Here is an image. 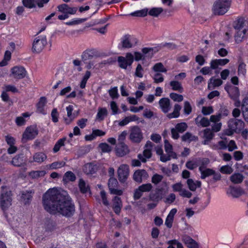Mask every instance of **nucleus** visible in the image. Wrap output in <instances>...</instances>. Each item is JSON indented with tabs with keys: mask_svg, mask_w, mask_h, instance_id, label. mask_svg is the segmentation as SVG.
<instances>
[{
	"mask_svg": "<svg viewBox=\"0 0 248 248\" xmlns=\"http://www.w3.org/2000/svg\"><path fill=\"white\" fill-rule=\"evenodd\" d=\"M66 138H63L58 140L53 149L54 153L58 152L60 150L61 147L64 145V141L66 140Z\"/></svg>",
	"mask_w": 248,
	"mask_h": 248,
	"instance_id": "obj_42",
	"label": "nucleus"
},
{
	"mask_svg": "<svg viewBox=\"0 0 248 248\" xmlns=\"http://www.w3.org/2000/svg\"><path fill=\"white\" fill-rule=\"evenodd\" d=\"M223 83V81L219 78L215 79L213 77L211 78L208 82V88L210 89L212 87L215 88L220 86Z\"/></svg>",
	"mask_w": 248,
	"mask_h": 248,
	"instance_id": "obj_37",
	"label": "nucleus"
},
{
	"mask_svg": "<svg viewBox=\"0 0 248 248\" xmlns=\"http://www.w3.org/2000/svg\"><path fill=\"white\" fill-rule=\"evenodd\" d=\"M108 185L111 194L119 196L123 194V191L117 188L118 186V182L117 180L114 177H110L109 179Z\"/></svg>",
	"mask_w": 248,
	"mask_h": 248,
	"instance_id": "obj_14",
	"label": "nucleus"
},
{
	"mask_svg": "<svg viewBox=\"0 0 248 248\" xmlns=\"http://www.w3.org/2000/svg\"><path fill=\"white\" fill-rule=\"evenodd\" d=\"M108 114V111L106 108H99L97 114V118L100 121L104 119V117Z\"/></svg>",
	"mask_w": 248,
	"mask_h": 248,
	"instance_id": "obj_46",
	"label": "nucleus"
},
{
	"mask_svg": "<svg viewBox=\"0 0 248 248\" xmlns=\"http://www.w3.org/2000/svg\"><path fill=\"white\" fill-rule=\"evenodd\" d=\"M175 199V195L174 193H171L166 198L165 202L166 203L171 204L174 202Z\"/></svg>",
	"mask_w": 248,
	"mask_h": 248,
	"instance_id": "obj_63",
	"label": "nucleus"
},
{
	"mask_svg": "<svg viewBox=\"0 0 248 248\" xmlns=\"http://www.w3.org/2000/svg\"><path fill=\"white\" fill-rule=\"evenodd\" d=\"M158 103L162 111L165 113L168 112L171 108L170 100L168 98L160 99Z\"/></svg>",
	"mask_w": 248,
	"mask_h": 248,
	"instance_id": "obj_19",
	"label": "nucleus"
},
{
	"mask_svg": "<svg viewBox=\"0 0 248 248\" xmlns=\"http://www.w3.org/2000/svg\"><path fill=\"white\" fill-rule=\"evenodd\" d=\"M181 106L179 104H175L174 106V109L172 112L167 114V116L169 119L178 118L180 115V111L181 109Z\"/></svg>",
	"mask_w": 248,
	"mask_h": 248,
	"instance_id": "obj_31",
	"label": "nucleus"
},
{
	"mask_svg": "<svg viewBox=\"0 0 248 248\" xmlns=\"http://www.w3.org/2000/svg\"><path fill=\"white\" fill-rule=\"evenodd\" d=\"M35 0H23V5L28 8H32L35 7L34 4Z\"/></svg>",
	"mask_w": 248,
	"mask_h": 248,
	"instance_id": "obj_54",
	"label": "nucleus"
},
{
	"mask_svg": "<svg viewBox=\"0 0 248 248\" xmlns=\"http://www.w3.org/2000/svg\"><path fill=\"white\" fill-rule=\"evenodd\" d=\"M12 191L6 186H1V192L0 195V206L4 211L7 209L12 204Z\"/></svg>",
	"mask_w": 248,
	"mask_h": 248,
	"instance_id": "obj_4",
	"label": "nucleus"
},
{
	"mask_svg": "<svg viewBox=\"0 0 248 248\" xmlns=\"http://www.w3.org/2000/svg\"><path fill=\"white\" fill-rule=\"evenodd\" d=\"M199 170L201 173V178L204 179L206 177L213 175L215 173V170L211 169H202L201 167H199Z\"/></svg>",
	"mask_w": 248,
	"mask_h": 248,
	"instance_id": "obj_34",
	"label": "nucleus"
},
{
	"mask_svg": "<svg viewBox=\"0 0 248 248\" xmlns=\"http://www.w3.org/2000/svg\"><path fill=\"white\" fill-rule=\"evenodd\" d=\"M76 177L75 174L71 171H67L64 175L63 181L65 182L68 181L73 182L76 180Z\"/></svg>",
	"mask_w": 248,
	"mask_h": 248,
	"instance_id": "obj_38",
	"label": "nucleus"
},
{
	"mask_svg": "<svg viewBox=\"0 0 248 248\" xmlns=\"http://www.w3.org/2000/svg\"><path fill=\"white\" fill-rule=\"evenodd\" d=\"M27 74L25 69L21 66H16L11 69L10 76L19 80L24 78Z\"/></svg>",
	"mask_w": 248,
	"mask_h": 248,
	"instance_id": "obj_13",
	"label": "nucleus"
},
{
	"mask_svg": "<svg viewBox=\"0 0 248 248\" xmlns=\"http://www.w3.org/2000/svg\"><path fill=\"white\" fill-rule=\"evenodd\" d=\"M83 170L87 174H93L98 170V166L93 163H87L84 166Z\"/></svg>",
	"mask_w": 248,
	"mask_h": 248,
	"instance_id": "obj_20",
	"label": "nucleus"
},
{
	"mask_svg": "<svg viewBox=\"0 0 248 248\" xmlns=\"http://www.w3.org/2000/svg\"><path fill=\"white\" fill-rule=\"evenodd\" d=\"M192 111V107L188 101L184 102V112L186 115H189Z\"/></svg>",
	"mask_w": 248,
	"mask_h": 248,
	"instance_id": "obj_52",
	"label": "nucleus"
},
{
	"mask_svg": "<svg viewBox=\"0 0 248 248\" xmlns=\"http://www.w3.org/2000/svg\"><path fill=\"white\" fill-rule=\"evenodd\" d=\"M34 193V190L22 192L21 198L25 202V204H29L31 202L32 198V195Z\"/></svg>",
	"mask_w": 248,
	"mask_h": 248,
	"instance_id": "obj_26",
	"label": "nucleus"
},
{
	"mask_svg": "<svg viewBox=\"0 0 248 248\" xmlns=\"http://www.w3.org/2000/svg\"><path fill=\"white\" fill-rule=\"evenodd\" d=\"M183 185L181 183H177L172 185V188L174 192H181Z\"/></svg>",
	"mask_w": 248,
	"mask_h": 248,
	"instance_id": "obj_64",
	"label": "nucleus"
},
{
	"mask_svg": "<svg viewBox=\"0 0 248 248\" xmlns=\"http://www.w3.org/2000/svg\"><path fill=\"white\" fill-rule=\"evenodd\" d=\"M122 207V203L121 198L119 197L115 196L113 199L112 208L114 212L116 214H119Z\"/></svg>",
	"mask_w": 248,
	"mask_h": 248,
	"instance_id": "obj_23",
	"label": "nucleus"
},
{
	"mask_svg": "<svg viewBox=\"0 0 248 248\" xmlns=\"http://www.w3.org/2000/svg\"><path fill=\"white\" fill-rule=\"evenodd\" d=\"M244 122L241 120L232 118L228 122V128L224 130V134L227 136H232L234 133H239L244 128Z\"/></svg>",
	"mask_w": 248,
	"mask_h": 248,
	"instance_id": "obj_2",
	"label": "nucleus"
},
{
	"mask_svg": "<svg viewBox=\"0 0 248 248\" xmlns=\"http://www.w3.org/2000/svg\"><path fill=\"white\" fill-rule=\"evenodd\" d=\"M47 44L46 36H39L35 38L32 43V51L34 53L41 52Z\"/></svg>",
	"mask_w": 248,
	"mask_h": 248,
	"instance_id": "obj_7",
	"label": "nucleus"
},
{
	"mask_svg": "<svg viewBox=\"0 0 248 248\" xmlns=\"http://www.w3.org/2000/svg\"><path fill=\"white\" fill-rule=\"evenodd\" d=\"M148 178V173L143 169L136 170L133 175V180L138 183H142V181L146 180Z\"/></svg>",
	"mask_w": 248,
	"mask_h": 248,
	"instance_id": "obj_15",
	"label": "nucleus"
},
{
	"mask_svg": "<svg viewBox=\"0 0 248 248\" xmlns=\"http://www.w3.org/2000/svg\"><path fill=\"white\" fill-rule=\"evenodd\" d=\"M187 127L188 126L186 123L182 122L176 124L175 128L177 130L178 132L182 133L185 132L187 129Z\"/></svg>",
	"mask_w": 248,
	"mask_h": 248,
	"instance_id": "obj_45",
	"label": "nucleus"
},
{
	"mask_svg": "<svg viewBox=\"0 0 248 248\" xmlns=\"http://www.w3.org/2000/svg\"><path fill=\"white\" fill-rule=\"evenodd\" d=\"M228 192L235 198H238L243 194H244V191L240 187H235L233 186H230Z\"/></svg>",
	"mask_w": 248,
	"mask_h": 248,
	"instance_id": "obj_29",
	"label": "nucleus"
},
{
	"mask_svg": "<svg viewBox=\"0 0 248 248\" xmlns=\"http://www.w3.org/2000/svg\"><path fill=\"white\" fill-rule=\"evenodd\" d=\"M195 123L197 125H200L202 127H207L210 125V120L206 117H202L198 116L195 120Z\"/></svg>",
	"mask_w": 248,
	"mask_h": 248,
	"instance_id": "obj_30",
	"label": "nucleus"
},
{
	"mask_svg": "<svg viewBox=\"0 0 248 248\" xmlns=\"http://www.w3.org/2000/svg\"><path fill=\"white\" fill-rule=\"evenodd\" d=\"M241 110L245 121L248 123V97H245L242 102Z\"/></svg>",
	"mask_w": 248,
	"mask_h": 248,
	"instance_id": "obj_24",
	"label": "nucleus"
},
{
	"mask_svg": "<svg viewBox=\"0 0 248 248\" xmlns=\"http://www.w3.org/2000/svg\"><path fill=\"white\" fill-rule=\"evenodd\" d=\"M182 240L189 248H199L198 243L189 236H183Z\"/></svg>",
	"mask_w": 248,
	"mask_h": 248,
	"instance_id": "obj_22",
	"label": "nucleus"
},
{
	"mask_svg": "<svg viewBox=\"0 0 248 248\" xmlns=\"http://www.w3.org/2000/svg\"><path fill=\"white\" fill-rule=\"evenodd\" d=\"M143 139V133L139 126L135 125L130 128L129 136L130 140L135 143H140Z\"/></svg>",
	"mask_w": 248,
	"mask_h": 248,
	"instance_id": "obj_6",
	"label": "nucleus"
},
{
	"mask_svg": "<svg viewBox=\"0 0 248 248\" xmlns=\"http://www.w3.org/2000/svg\"><path fill=\"white\" fill-rule=\"evenodd\" d=\"M134 61V56L131 53H127L125 57L120 56L118 58L119 66L126 69L127 66L131 65Z\"/></svg>",
	"mask_w": 248,
	"mask_h": 248,
	"instance_id": "obj_12",
	"label": "nucleus"
},
{
	"mask_svg": "<svg viewBox=\"0 0 248 248\" xmlns=\"http://www.w3.org/2000/svg\"><path fill=\"white\" fill-rule=\"evenodd\" d=\"M59 12L63 14L69 15H74L76 13L78 8L77 7H71L67 4L63 3L57 6Z\"/></svg>",
	"mask_w": 248,
	"mask_h": 248,
	"instance_id": "obj_16",
	"label": "nucleus"
},
{
	"mask_svg": "<svg viewBox=\"0 0 248 248\" xmlns=\"http://www.w3.org/2000/svg\"><path fill=\"white\" fill-rule=\"evenodd\" d=\"M170 96L173 101L177 102H181L183 100V96L178 94L176 93H172L170 94Z\"/></svg>",
	"mask_w": 248,
	"mask_h": 248,
	"instance_id": "obj_51",
	"label": "nucleus"
},
{
	"mask_svg": "<svg viewBox=\"0 0 248 248\" xmlns=\"http://www.w3.org/2000/svg\"><path fill=\"white\" fill-rule=\"evenodd\" d=\"M38 134L36 126H30L26 128L22 135V141L26 142L28 140H31L35 138Z\"/></svg>",
	"mask_w": 248,
	"mask_h": 248,
	"instance_id": "obj_9",
	"label": "nucleus"
},
{
	"mask_svg": "<svg viewBox=\"0 0 248 248\" xmlns=\"http://www.w3.org/2000/svg\"><path fill=\"white\" fill-rule=\"evenodd\" d=\"M225 89L232 99L236 100L239 98L240 93L238 87L231 85H227L225 87Z\"/></svg>",
	"mask_w": 248,
	"mask_h": 248,
	"instance_id": "obj_17",
	"label": "nucleus"
},
{
	"mask_svg": "<svg viewBox=\"0 0 248 248\" xmlns=\"http://www.w3.org/2000/svg\"><path fill=\"white\" fill-rule=\"evenodd\" d=\"M220 171L222 173L231 174L233 172V169L231 167L226 165L222 166L220 168Z\"/></svg>",
	"mask_w": 248,
	"mask_h": 248,
	"instance_id": "obj_57",
	"label": "nucleus"
},
{
	"mask_svg": "<svg viewBox=\"0 0 248 248\" xmlns=\"http://www.w3.org/2000/svg\"><path fill=\"white\" fill-rule=\"evenodd\" d=\"M231 0H218L214 4L213 12L216 15H223L228 10L230 5Z\"/></svg>",
	"mask_w": 248,
	"mask_h": 248,
	"instance_id": "obj_5",
	"label": "nucleus"
},
{
	"mask_svg": "<svg viewBox=\"0 0 248 248\" xmlns=\"http://www.w3.org/2000/svg\"><path fill=\"white\" fill-rule=\"evenodd\" d=\"M78 186L82 193H85L88 191V186H86L85 181L82 179H80Z\"/></svg>",
	"mask_w": 248,
	"mask_h": 248,
	"instance_id": "obj_47",
	"label": "nucleus"
},
{
	"mask_svg": "<svg viewBox=\"0 0 248 248\" xmlns=\"http://www.w3.org/2000/svg\"><path fill=\"white\" fill-rule=\"evenodd\" d=\"M46 174L45 170L32 171L29 173V176L32 179H36L44 176Z\"/></svg>",
	"mask_w": 248,
	"mask_h": 248,
	"instance_id": "obj_43",
	"label": "nucleus"
},
{
	"mask_svg": "<svg viewBox=\"0 0 248 248\" xmlns=\"http://www.w3.org/2000/svg\"><path fill=\"white\" fill-rule=\"evenodd\" d=\"M153 78L154 79V82L155 83H158L162 82L164 80V78H163L162 75L159 73H156L155 75Z\"/></svg>",
	"mask_w": 248,
	"mask_h": 248,
	"instance_id": "obj_61",
	"label": "nucleus"
},
{
	"mask_svg": "<svg viewBox=\"0 0 248 248\" xmlns=\"http://www.w3.org/2000/svg\"><path fill=\"white\" fill-rule=\"evenodd\" d=\"M212 69H214L212 67L211 62H210V67H204L202 68L200 70V72H201L203 75H211L212 74Z\"/></svg>",
	"mask_w": 248,
	"mask_h": 248,
	"instance_id": "obj_55",
	"label": "nucleus"
},
{
	"mask_svg": "<svg viewBox=\"0 0 248 248\" xmlns=\"http://www.w3.org/2000/svg\"><path fill=\"white\" fill-rule=\"evenodd\" d=\"M46 158V155L42 152L35 153L33 156V161L37 163L43 162Z\"/></svg>",
	"mask_w": 248,
	"mask_h": 248,
	"instance_id": "obj_36",
	"label": "nucleus"
},
{
	"mask_svg": "<svg viewBox=\"0 0 248 248\" xmlns=\"http://www.w3.org/2000/svg\"><path fill=\"white\" fill-rule=\"evenodd\" d=\"M148 12V9L145 8L142 9L140 11H138L132 13L131 14V15L135 16H140V17H144L147 16Z\"/></svg>",
	"mask_w": 248,
	"mask_h": 248,
	"instance_id": "obj_48",
	"label": "nucleus"
},
{
	"mask_svg": "<svg viewBox=\"0 0 248 248\" xmlns=\"http://www.w3.org/2000/svg\"><path fill=\"white\" fill-rule=\"evenodd\" d=\"M204 138L208 140H212L214 136V133L210 128H206L204 130Z\"/></svg>",
	"mask_w": 248,
	"mask_h": 248,
	"instance_id": "obj_50",
	"label": "nucleus"
},
{
	"mask_svg": "<svg viewBox=\"0 0 248 248\" xmlns=\"http://www.w3.org/2000/svg\"><path fill=\"white\" fill-rule=\"evenodd\" d=\"M93 57V53L91 52V51L86 50L83 52L81 56V58L82 60L85 62L86 61L92 58Z\"/></svg>",
	"mask_w": 248,
	"mask_h": 248,
	"instance_id": "obj_49",
	"label": "nucleus"
},
{
	"mask_svg": "<svg viewBox=\"0 0 248 248\" xmlns=\"http://www.w3.org/2000/svg\"><path fill=\"white\" fill-rule=\"evenodd\" d=\"M153 70L155 72H164L167 71V69L164 66L161 62H158L154 65L152 68Z\"/></svg>",
	"mask_w": 248,
	"mask_h": 248,
	"instance_id": "obj_40",
	"label": "nucleus"
},
{
	"mask_svg": "<svg viewBox=\"0 0 248 248\" xmlns=\"http://www.w3.org/2000/svg\"><path fill=\"white\" fill-rule=\"evenodd\" d=\"M229 62V60L228 59H216L211 61L212 67L214 69H216L218 68V66H223L227 64Z\"/></svg>",
	"mask_w": 248,
	"mask_h": 248,
	"instance_id": "obj_28",
	"label": "nucleus"
},
{
	"mask_svg": "<svg viewBox=\"0 0 248 248\" xmlns=\"http://www.w3.org/2000/svg\"><path fill=\"white\" fill-rule=\"evenodd\" d=\"M163 11L162 8H153L150 9L148 14L151 16L157 17Z\"/></svg>",
	"mask_w": 248,
	"mask_h": 248,
	"instance_id": "obj_44",
	"label": "nucleus"
},
{
	"mask_svg": "<svg viewBox=\"0 0 248 248\" xmlns=\"http://www.w3.org/2000/svg\"><path fill=\"white\" fill-rule=\"evenodd\" d=\"M11 163L16 167L23 166L25 164L23 159V155L21 154L15 156L11 161Z\"/></svg>",
	"mask_w": 248,
	"mask_h": 248,
	"instance_id": "obj_27",
	"label": "nucleus"
},
{
	"mask_svg": "<svg viewBox=\"0 0 248 248\" xmlns=\"http://www.w3.org/2000/svg\"><path fill=\"white\" fill-rule=\"evenodd\" d=\"M248 31L247 28H245V29H243L242 31H237L235 35L236 42L237 43L241 42L244 38L245 35L246 34Z\"/></svg>",
	"mask_w": 248,
	"mask_h": 248,
	"instance_id": "obj_33",
	"label": "nucleus"
},
{
	"mask_svg": "<svg viewBox=\"0 0 248 248\" xmlns=\"http://www.w3.org/2000/svg\"><path fill=\"white\" fill-rule=\"evenodd\" d=\"M99 147L103 152H109L111 150V147L106 143L100 144Z\"/></svg>",
	"mask_w": 248,
	"mask_h": 248,
	"instance_id": "obj_62",
	"label": "nucleus"
},
{
	"mask_svg": "<svg viewBox=\"0 0 248 248\" xmlns=\"http://www.w3.org/2000/svg\"><path fill=\"white\" fill-rule=\"evenodd\" d=\"M46 103V99L45 97H41L39 102L37 104V111L41 113L45 114L44 106Z\"/></svg>",
	"mask_w": 248,
	"mask_h": 248,
	"instance_id": "obj_35",
	"label": "nucleus"
},
{
	"mask_svg": "<svg viewBox=\"0 0 248 248\" xmlns=\"http://www.w3.org/2000/svg\"><path fill=\"white\" fill-rule=\"evenodd\" d=\"M116 155L122 157L129 153V149L128 146L124 143H118L115 148Z\"/></svg>",
	"mask_w": 248,
	"mask_h": 248,
	"instance_id": "obj_18",
	"label": "nucleus"
},
{
	"mask_svg": "<svg viewBox=\"0 0 248 248\" xmlns=\"http://www.w3.org/2000/svg\"><path fill=\"white\" fill-rule=\"evenodd\" d=\"M181 139L183 141H191L197 140L198 137L192 135L191 133L187 132L182 136Z\"/></svg>",
	"mask_w": 248,
	"mask_h": 248,
	"instance_id": "obj_41",
	"label": "nucleus"
},
{
	"mask_svg": "<svg viewBox=\"0 0 248 248\" xmlns=\"http://www.w3.org/2000/svg\"><path fill=\"white\" fill-rule=\"evenodd\" d=\"M108 93L112 99L117 98L119 96L118 90L116 87L111 88L108 91Z\"/></svg>",
	"mask_w": 248,
	"mask_h": 248,
	"instance_id": "obj_56",
	"label": "nucleus"
},
{
	"mask_svg": "<svg viewBox=\"0 0 248 248\" xmlns=\"http://www.w3.org/2000/svg\"><path fill=\"white\" fill-rule=\"evenodd\" d=\"M59 114L58 112L57 109L56 108H54L52 109L51 113V116L52 117V120L54 123H57L58 122V117Z\"/></svg>",
	"mask_w": 248,
	"mask_h": 248,
	"instance_id": "obj_58",
	"label": "nucleus"
},
{
	"mask_svg": "<svg viewBox=\"0 0 248 248\" xmlns=\"http://www.w3.org/2000/svg\"><path fill=\"white\" fill-rule=\"evenodd\" d=\"M154 146V144L148 140L147 141L146 144L144 146V150L143 152V155L139 154L138 155V158L142 162L145 163L146 162V158L149 159L152 156L151 151Z\"/></svg>",
	"mask_w": 248,
	"mask_h": 248,
	"instance_id": "obj_11",
	"label": "nucleus"
},
{
	"mask_svg": "<svg viewBox=\"0 0 248 248\" xmlns=\"http://www.w3.org/2000/svg\"><path fill=\"white\" fill-rule=\"evenodd\" d=\"M244 178L243 174L240 173H235L230 177L231 181L233 184H240L241 183Z\"/></svg>",
	"mask_w": 248,
	"mask_h": 248,
	"instance_id": "obj_32",
	"label": "nucleus"
},
{
	"mask_svg": "<svg viewBox=\"0 0 248 248\" xmlns=\"http://www.w3.org/2000/svg\"><path fill=\"white\" fill-rule=\"evenodd\" d=\"M169 187L166 182L157 186L149 195V200L154 202H158L168 193Z\"/></svg>",
	"mask_w": 248,
	"mask_h": 248,
	"instance_id": "obj_3",
	"label": "nucleus"
},
{
	"mask_svg": "<svg viewBox=\"0 0 248 248\" xmlns=\"http://www.w3.org/2000/svg\"><path fill=\"white\" fill-rule=\"evenodd\" d=\"M163 178L162 175L156 173L153 176L152 182L155 185H157L162 181Z\"/></svg>",
	"mask_w": 248,
	"mask_h": 248,
	"instance_id": "obj_53",
	"label": "nucleus"
},
{
	"mask_svg": "<svg viewBox=\"0 0 248 248\" xmlns=\"http://www.w3.org/2000/svg\"><path fill=\"white\" fill-rule=\"evenodd\" d=\"M234 28L237 31H242L245 28H247L248 30V20L243 18L238 19L234 25Z\"/></svg>",
	"mask_w": 248,
	"mask_h": 248,
	"instance_id": "obj_21",
	"label": "nucleus"
},
{
	"mask_svg": "<svg viewBox=\"0 0 248 248\" xmlns=\"http://www.w3.org/2000/svg\"><path fill=\"white\" fill-rule=\"evenodd\" d=\"M44 209L52 215L60 213L70 217L75 212V205L69 196L61 193L55 188H50L42 196Z\"/></svg>",
	"mask_w": 248,
	"mask_h": 248,
	"instance_id": "obj_1",
	"label": "nucleus"
},
{
	"mask_svg": "<svg viewBox=\"0 0 248 248\" xmlns=\"http://www.w3.org/2000/svg\"><path fill=\"white\" fill-rule=\"evenodd\" d=\"M118 178L121 183H125L129 175V168L126 164L121 165L117 170Z\"/></svg>",
	"mask_w": 248,
	"mask_h": 248,
	"instance_id": "obj_8",
	"label": "nucleus"
},
{
	"mask_svg": "<svg viewBox=\"0 0 248 248\" xmlns=\"http://www.w3.org/2000/svg\"><path fill=\"white\" fill-rule=\"evenodd\" d=\"M65 165V163L63 161L61 162H55L52 163L50 165V168L51 169H56L57 168H60L64 166Z\"/></svg>",
	"mask_w": 248,
	"mask_h": 248,
	"instance_id": "obj_59",
	"label": "nucleus"
},
{
	"mask_svg": "<svg viewBox=\"0 0 248 248\" xmlns=\"http://www.w3.org/2000/svg\"><path fill=\"white\" fill-rule=\"evenodd\" d=\"M187 184L189 189L191 191H195L196 189V185L195 182L192 179H188L187 180Z\"/></svg>",
	"mask_w": 248,
	"mask_h": 248,
	"instance_id": "obj_60",
	"label": "nucleus"
},
{
	"mask_svg": "<svg viewBox=\"0 0 248 248\" xmlns=\"http://www.w3.org/2000/svg\"><path fill=\"white\" fill-rule=\"evenodd\" d=\"M170 84L173 91H177L181 93L183 92V88L180 82L177 81H171Z\"/></svg>",
	"mask_w": 248,
	"mask_h": 248,
	"instance_id": "obj_39",
	"label": "nucleus"
},
{
	"mask_svg": "<svg viewBox=\"0 0 248 248\" xmlns=\"http://www.w3.org/2000/svg\"><path fill=\"white\" fill-rule=\"evenodd\" d=\"M153 188V186L151 184L147 183L142 184L139 186L138 188H136L134 193L133 198L135 200L140 199L142 196L143 192H148L151 191Z\"/></svg>",
	"mask_w": 248,
	"mask_h": 248,
	"instance_id": "obj_10",
	"label": "nucleus"
},
{
	"mask_svg": "<svg viewBox=\"0 0 248 248\" xmlns=\"http://www.w3.org/2000/svg\"><path fill=\"white\" fill-rule=\"evenodd\" d=\"M131 36L129 34H126L122 39L121 44L123 48H130L133 46L131 41Z\"/></svg>",
	"mask_w": 248,
	"mask_h": 248,
	"instance_id": "obj_25",
	"label": "nucleus"
}]
</instances>
